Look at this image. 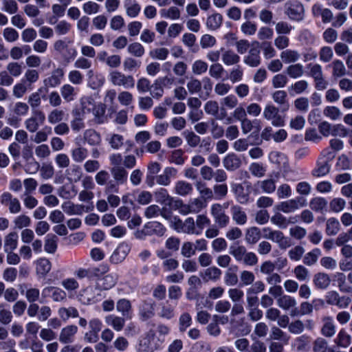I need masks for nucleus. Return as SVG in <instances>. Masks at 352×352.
Here are the masks:
<instances>
[{"label":"nucleus","instance_id":"nucleus-60","mask_svg":"<svg viewBox=\"0 0 352 352\" xmlns=\"http://www.w3.org/2000/svg\"><path fill=\"white\" fill-rule=\"evenodd\" d=\"M293 272L299 281H305L309 279V271L304 265H298L296 266Z\"/></svg>","mask_w":352,"mask_h":352},{"label":"nucleus","instance_id":"nucleus-37","mask_svg":"<svg viewBox=\"0 0 352 352\" xmlns=\"http://www.w3.org/2000/svg\"><path fill=\"white\" fill-rule=\"evenodd\" d=\"M272 98L275 103L280 106H283L285 110H287L289 107L287 101V94L284 90H277L272 94Z\"/></svg>","mask_w":352,"mask_h":352},{"label":"nucleus","instance_id":"nucleus-10","mask_svg":"<svg viewBox=\"0 0 352 352\" xmlns=\"http://www.w3.org/2000/svg\"><path fill=\"white\" fill-rule=\"evenodd\" d=\"M45 120L44 113L36 109L32 112V116L25 122V128L30 133L36 132L40 126L43 125Z\"/></svg>","mask_w":352,"mask_h":352},{"label":"nucleus","instance_id":"nucleus-31","mask_svg":"<svg viewBox=\"0 0 352 352\" xmlns=\"http://www.w3.org/2000/svg\"><path fill=\"white\" fill-rule=\"evenodd\" d=\"M313 282L316 288L325 289L329 286L331 279L327 274L318 272L314 276Z\"/></svg>","mask_w":352,"mask_h":352},{"label":"nucleus","instance_id":"nucleus-48","mask_svg":"<svg viewBox=\"0 0 352 352\" xmlns=\"http://www.w3.org/2000/svg\"><path fill=\"white\" fill-rule=\"evenodd\" d=\"M195 187L203 199H212L214 198V193L212 190L207 187L205 183L201 181L197 182L195 184Z\"/></svg>","mask_w":352,"mask_h":352},{"label":"nucleus","instance_id":"nucleus-11","mask_svg":"<svg viewBox=\"0 0 352 352\" xmlns=\"http://www.w3.org/2000/svg\"><path fill=\"white\" fill-rule=\"evenodd\" d=\"M211 214L219 228H225L228 225L230 218L226 214L221 204H214L211 206Z\"/></svg>","mask_w":352,"mask_h":352},{"label":"nucleus","instance_id":"nucleus-20","mask_svg":"<svg viewBox=\"0 0 352 352\" xmlns=\"http://www.w3.org/2000/svg\"><path fill=\"white\" fill-rule=\"evenodd\" d=\"M223 165L227 170L234 171L241 166V160L235 153H229L223 159Z\"/></svg>","mask_w":352,"mask_h":352},{"label":"nucleus","instance_id":"nucleus-50","mask_svg":"<svg viewBox=\"0 0 352 352\" xmlns=\"http://www.w3.org/2000/svg\"><path fill=\"white\" fill-rule=\"evenodd\" d=\"M334 341L338 346L346 348L351 344V337L346 332L345 330L341 329Z\"/></svg>","mask_w":352,"mask_h":352},{"label":"nucleus","instance_id":"nucleus-8","mask_svg":"<svg viewBox=\"0 0 352 352\" xmlns=\"http://www.w3.org/2000/svg\"><path fill=\"white\" fill-rule=\"evenodd\" d=\"M279 109L273 104H267L263 112V118L270 120L274 126H283L285 124L284 118L279 115Z\"/></svg>","mask_w":352,"mask_h":352},{"label":"nucleus","instance_id":"nucleus-51","mask_svg":"<svg viewBox=\"0 0 352 352\" xmlns=\"http://www.w3.org/2000/svg\"><path fill=\"white\" fill-rule=\"evenodd\" d=\"M51 268L52 263L48 259L42 258L37 261L36 268L37 274L45 276L51 270Z\"/></svg>","mask_w":352,"mask_h":352},{"label":"nucleus","instance_id":"nucleus-12","mask_svg":"<svg viewBox=\"0 0 352 352\" xmlns=\"http://www.w3.org/2000/svg\"><path fill=\"white\" fill-rule=\"evenodd\" d=\"M0 202L3 206H8L11 214H16L21 212V206L16 197H13L9 192H4L0 196Z\"/></svg>","mask_w":352,"mask_h":352},{"label":"nucleus","instance_id":"nucleus-43","mask_svg":"<svg viewBox=\"0 0 352 352\" xmlns=\"http://www.w3.org/2000/svg\"><path fill=\"white\" fill-rule=\"evenodd\" d=\"M286 74L291 78H299L304 74V67L300 63L289 65L286 69Z\"/></svg>","mask_w":352,"mask_h":352},{"label":"nucleus","instance_id":"nucleus-55","mask_svg":"<svg viewBox=\"0 0 352 352\" xmlns=\"http://www.w3.org/2000/svg\"><path fill=\"white\" fill-rule=\"evenodd\" d=\"M222 21V15L219 13H215L208 17L206 25L209 29L214 30L221 26Z\"/></svg>","mask_w":352,"mask_h":352},{"label":"nucleus","instance_id":"nucleus-56","mask_svg":"<svg viewBox=\"0 0 352 352\" xmlns=\"http://www.w3.org/2000/svg\"><path fill=\"white\" fill-rule=\"evenodd\" d=\"M182 135H184L188 145L192 148L197 146L201 142L200 137L193 131L186 130L183 132Z\"/></svg>","mask_w":352,"mask_h":352},{"label":"nucleus","instance_id":"nucleus-47","mask_svg":"<svg viewBox=\"0 0 352 352\" xmlns=\"http://www.w3.org/2000/svg\"><path fill=\"white\" fill-rule=\"evenodd\" d=\"M106 322L117 331H121L125 324L124 317H120L114 315H111L107 317Z\"/></svg>","mask_w":352,"mask_h":352},{"label":"nucleus","instance_id":"nucleus-45","mask_svg":"<svg viewBox=\"0 0 352 352\" xmlns=\"http://www.w3.org/2000/svg\"><path fill=\"white\" fill-rule=\"evenodd\" d=\"M330 66L332 67V75L336 78H340L346 74V69L340 60H334Z\"/></svg>","mask_w":352,"mask_h":352},{"label":"nucleus","instance_id":"nucleus-5","mask_svg":"<svg viewBox=\"0 0 352 352\" xmlns=\"http://www.w3.org/2000/svg\"><path fill=\"white\" fill-rule=\"evenodd\" d=\"M109 271V267L107 265H100L98 267L89 268H79L74 272V275L79 279L87 278L93 279L99 278L100 276L106 274Z\"/></svg>","mask_w":352,"mask_h":352},{"label":"nucleus","instance_id":"nucleus-15","mask_svg":"<svg viewBox=\"0 0 352 352\" xmlns=\"http://www.w3.org/2000/svg\"><path fill=\"white\" fill-rule=\"evenodd\" d=\"M64 74V70L62 68L58 67L54 69L50 76L43 80L45 87L47 88H55L60 85Z\"/></svg>","mask_w":352,"mask_h":352},{"label":"nucleus","instance_id":"nucleus-64","mask_svg":"<svg viewBox=\"0 0 352 352\" xmlns=\"http://www.w3.org/2000/svg\"><path fill=\"white\" fill-rule=\"evenodd\" d=\"M57 249V237L55 235L47 236L45 241L44 250L50 254H54Z\"/></svg>","mask_w":352,"mask_h":352},{"label":"nucleus","instance_id":"nucleus-40","mask_svg":"<svg viewBox=\"0 0 352 352\" xmlns=\"http://www.w3.org/2000/svg\"><path fill=\"white\" fill-rule=\"evenodd\" d=\"M60 91L63 98L67 102L73 101L77 94L76 89L69 84L63 85Z\"/></svg>","mask_w":352,"mask_h":352},{"label":"nucleus","instance_id":"nucleus-52","mask_svg":"<svg viewBox=\"0 0 352 352\" xmlns=\"http://www.w3.org/2000/svg\"><path fill=\"white\" fill-rule=\"evenodd\" d=\"M280 58L285 63H295L300 58V54L296 50H286L280 53Z\"/></svg>","mask_w":352,"mask_h":352},{"label":"nucleus","instance_id":"nucleus-25","mask_svg":"<svg viewBox=\"0 0 352 352\" xmlns=\"http://www.w3.org/2000/svg\"><path fill=\"white\" fill-rule=\"evenodd\" d=\"M52 295L54 301L60 302L66 299V293L60 288L54 287H46L42 291V295L44 297Z\"/></svg>","mask_w":352,"mask_h":352},{"label":"nucleus","instance_id":"nucleus-29","mask_svg":"<svg viewBox=\"0 0 352 352\" xmlns=\"http://www.w3.org/2000/svg\"><path fill=\"white\" fill-rule=\"evenodd\" d=\"M232 219L238 225H244L248 220V217L242 208L238 205H234L230 208Z\"/></svg>","mask_w":352,"mask_h":352},{"label":"nucleus","instance_id":"nucleus-17","mask_svg":"<svg viewBox=\"0 0 352 352\" xmlns=\"http://www.w3.org/2000/svg\"><path fill=\"white\" fill-rule=\"evenodd\" d=\"M331 157L328 159L320 158L316 163V167L311 171V175L315 177H320L327 175L331 168L329 164Z\"/></svg>","mask_w":352,"mask_h":352},{"label":"nucleus","instance_id":"nucleus-4","mask_svg":"<svg viewBox=\"0 0 352 352\" xmlns=\"http://www.w3.org/2000/svg\"><path fill=\"white\" fill-rule=\"evenodd\" d=\"M109 81L116 87H122L124 89H131L135 86V79L131 75H126L124 73L113 70L109 73Z\"/></svg>","mask_w":352,"mask_h":352},{"label":"nucleus","instance_id":"nucleus-18","mask_svg":"<svg viewBox=\"0 0 352 352\" xmlns=\"http://www.w3.org/2000/svg\"><path fill=\"white\" fill-rule=\"evenodd\" d=\"M73 120L71 121V127L74 132H78L85 127L84 122L85 112L78 109L72 110Z\"/></svg>","mask_w":352,"mask_h":352},{"label":"nucleus","instance_id":"nucleus-7","mask_svg":"<svg viewBox=\"0 0 352 352\" xmlns=\"http://www.w3.org/2000/svg\"><path fill=\"white\" fill-rule=\"evenodd\" d=\"M100 289L96 287L88 286L80 291L78 299L83 305L94 304L101 299V294L98 292Z\"/></svg>","mask_w":352,"mask_h":352},{"label":"nucleus","instance_id":"nucleus-35","mask_svg":"<svg viewBox=\"0 0 352 352\" xmlns=\"http://www.w3.org/2000/svg\"><path fill=\"white\" fill-rule=\"evenodd\" d=\"M117 311L126 318H131V303L125 298L120 299L116 304Z\"/></svg>","mask_w":352,"mask_h":352},{"label":"nucleus","instance_id":"nucleus-16","mask_svg":"<svg viewBox=\"0 0 352 352\" xmlns=\"http://www.w3.org/2000/svg\"><path fill=\"white\" fill-rule=\"evenodd\" d=\"M77 331V326L74 324L67 325L61 329L58 340L63 344L72 343Z\"/></svg>","mask_w":352,"mask_h":352},{"label":"nucleus","instance_id":"nucleus-24","mask_svg":"<svg viewBox=\"0 0 352 352\" xmlns=\"http://www.w3.org/2000/svg\"><path fill=\"white\" fill-rule=\"evenodd\" d=\"M144 230L148 236L157 235L162 236L166 232L165 227L157 221H151L144 225Z\"/></svg>","mask_w":352,"mask_h":352},{"label":"nucleus","instance_id":"nucleus-63","mask_svg":"<svg viewBox=\"0 0 352 352\" xmlns=\"http://www.w3.org/2000/svg\"><path fill=\"white\" fill-rule=\"evenodd\" d=\"M160 14L162 17L173 20L178 19L180 17V11L175 6H172L168 9H162L160 11Z\"/></svg>","mask_w":352,"mask_h":352},{"label":"nucleus","instance_id":"nucleus-9","mask_svg":"<svg viewBox=\"0 0 352 352\" xmlns=\"http://www.w3.org/2000/svg\"><path fill=\"white\" fill-rule=\"evenodd\" d=\"M306 206L305 200L300 197L282 201L276 206V208L284 213H291Z\"/></svg>","mask_w":352,"mask_h":352},{"label":"nucleus","instance_id":"nucleus-57","mask_svg":"<svg viewBox=\"0 0 352 352\" xmlns=\"http://www.w3.org/2000/svg\"><path fill=\"white\" fill-rule=\"evenodd\" d=\"M271 222L279 228L285 229L290 223V221L284 217L281 213H275L270 219Z\"/></svg>","mask_w":352,"mask_h":352},{"label":"nucleus","instance_id":"nucleus-58","mask_svg":"<svg viewBox=\"0 0 352 352\" xmlns=\"http://www.w3.org/2000/svg\"><path fill=\"white\" fill-rule=\"evenodd\" d=\"M338 287L342 292L349 293L352 292V287L349 286L346 281V276L342 272H338L335 275Z\"/></svg>","mask_w":352,"mask_h":352},{"label":"nucleus","instance_id":"nucleus-34","mask_svg":"<svg viewBox=\"0 0 352 352\" xmlns=\"http://www.w3.org/2000/svg\"><path fill=\"white\" fill-rule=\"evenodd\" d=\"M174 190L176 194L184 197L192 193L193 187L191 184L184 180H179L175 183Z\"/></svg>","mask_w":352,"mask_h":352},{"label":"nucleus","instance_id":"nucleus-6","mask_svg":"<svg viewBox=\"0 0 352 352\" xmlns=\"http://www.w3.org/2000/svg\"><path fill=\"white\" fill-rule=\"evenodd\" d=\"M285 14L288 17L296 21H300L305 16L303 5L298 1H289L285 3Z\"/></svg>","mask_w":352,"mask_h":352},{"label":"nucleus","instance_id":"nucleus-28","mask_svg":"<svg viewBox=\"0 0 352 352\" xmlns=\"http://www.w3.org/2000/svg\"><path fill=\"white\" fill-rule=\"evenodd\" d=\"M118 280V276L116 274H109L100 279V283L96 284L100 290H108L112 288Z\"/></svg>","mask_w":352,"mask_h":352},{"label":"nucleus","instance_id":"nucleus-19","mask_svg":"<svg viewBox=\"0 0 352 352\" xmlns=\"http://www.w3.org/2000/svg\"><path fill=\"white\" fill-rule=\"evenodd\" d=\"M243 62L251 67L259 66L261 63L260 50L257 47L251 48L248 55L244 57Z\"/></svg>","mask_w":352,"mask_h":352},{"label":"nucleus","instance_id":"nucleus-30","mask_svg":"<svg viewBox=\"0 0 352 352\" xmlns=\"http://www.w3.org/2000/svg\"><path fill=\"white\" fill-rule=\"evenodd\" d=\"M322 322L321 333L327 338L333 337L336 333V327L333 318L330 316H326L322 318Z\"/></svg>","mask_w":352,"mask_h":352},{"label":"nucleus","instance_id":"nucleus-1","mask_svg":"<svg viewBox=\"0 0 352 352\" xmlns=\"http://www.w3.org/2000/svg\"><path fill=\"white\" fill-rule=\"evenodd\" d=\"M229 253L235 261L243 263L245 265L254 266L258 263V257L255 253L248 252L245 246L234 243L230 246Z\"/></svg>","mask_w":352,"mask_h":352},{"label":"nucleus","instance_id":"nucleus-32","mask_svg":"<svg viewBox=\"0 0 352 352\" xmlns=\"http://www.w3.org/2000/svg\"><path fill=\"white\" fill-rule=\"evenodd\" d=\"M110 172L113 176V180L120 184H125L127 181L128 172L123 166L111 167Z\"/></svg>","mask_w":352,"mask_h":352},{"label":"nucleus","instance_id":"nucleus-23","mask_svg":"<svg viewBox=\"0 0 352 352\" xmlns=\"http://www.w3.org/2000/svg\"><path fill=\"white\" fill-rule=\"evenodd\" d=\"M129 252V248L126 244H120L112 254L110 261L112 263L118 264L122 262Z\"/></svg>","mask_w":352,"mask_h":352},{"label":"nucleus","instance_id":"nucleus-44","mask_svg":"<svg viewBox=\"0 0 352 352\" xmlns=\"http://www.w3.org/2000/svg\"><path fill=\"white\" fill-rule=\"evenodd\" d=\"M340 222L337 219L331 217L327 219L326 223L325 232L328 236L336 235L340 231Z\"/></svg>","mask_w":352,"mask_h":352},{"label":"nucleus","instance_id":"nucleus-49","mask_svg":"<svg viewBox=\"0 0 352 352\" xmlns=\"http://www.w3.org/2000/svg\"><path fill=\"white\" fill-rule=\"evenodd\" d=\"M313 305L309 302H302L300 305V310L296 307L290 311L291 316H304L311 314L313 311Z\"/></svg>","mask_w":352,"mask_h":352},{"label":"nucleus","instance_id":"nucleus-46","mask_svg":"<svg viewBox=\"0 0 352 352\" xmlns=\"http://www.w3.org/2000/svg\"><path fill=\"white\" fill-rule=\"evenodd\" d=\"M222 61L226 65H236L239 63L240 56L232 50H226L222 54Z\"/></svg>","mask_w":352,"mask_h":352},{"label":"nucleus","instance_id":"nucleus-13","mask_svg":"<svg viewBox=\"0 0 352 352\" xmlns=\"http://www.w3.org/2000/svg\"><path fill=\"white\" fill-rule=\"evenodd\" d=\"M61 208L63 210L69 215H81L84 212L92 211L94 205L84 206L80 204H74L71 201L63 203Z\"/></svg>","mask_w":352,"mask_h":352},{"label":"nucleus","instance_id":"nucleus-36","mask_svg":"<svg viewBox=\"0 0 352 352\" xmlns=\"http://www.w3.org/2000/svg\"><path fill=\"white\" fill-rule=\"evenodd\" d=\"M261 239V230L258 228L253 226L246 230L245 240L248 244L254 245Z\"/></svg>","mask_w":352,"mask_h":352},{"label":"nucleus","instance_id":"nucleus-2","mask_svg":"<svg viewBox=\"0 0 352 352\" xmlns=\"http://www.w3.org/2000/svg\"><path fill=\"white\" fill-rule=\"evenodd\" d=\"M171 227L177 232L188 234H199L201 232L197 231L195 223L192 217H188L182 221L177 217H174L170 221Z\"/></svg>","mask_w":352,"mask_h":352},{"label":"nucleus","instance_id":"nucleus-54","mask_svg":"<svg viewBox=\"0 0 352 352\" xmlns=\"http://www.w3.org/2000/svg\"><path fill=\"white\" fill-rule=\"evenodd\" d=\"M327 206V201L323 197H314L309 202V207L316 212H322Z\"/></svg>","mask_w":352,"mask_h":352},{"label":"nucleus","instance_id":"nucleus-14","mask_svg":"<svg viewBox=\"0 0 352 352\" xmlns=\"http://www.w3.org/2000/svg\"><path fill=\"white\" fill-rule=\"evenodd\" d=\"M138 315L142 321H146L155 315V303L151 300H142L138 306Z\"/></svg>","mask_w":352,"mask_h":352},{"label":"nucleus","instance_id":"nucleus-59","mask_svg":"<svg viewBox=\"0 0 352 352\" xmlns=\"http://www.w3.org/2000/svg\"><path fill=\"white\" fill-rule=\"evenodd\" d=\"M263 192L271 194L276 190L275 181L273 179H267L263 181H258L256 183Z\"/></svg>","mask_w":352,"mask_h":352},{"label":"nucleus","instance_id":"nucleus-53","mask_svg":"<svg viewBox=\"0 0 352 352\" xmlns=\"http://www.w3.org/2000/svg\"><path fill=\"white\" fill-rule=\"evenodd\" d=\"M65 113L60 109H54L47 116L48 122L54 124L61 122L65 118Z\"/></svg>","mask_w":352,"mask_h":352},{"label":"nucleus","instance_id":"nucleus-22","mask_svg":"<svg viewBox=\"0 0 352 352\" xmlns=\"http://www.w3.org/2000/svg\"><path fill=\"white\" fill-rule=\"evenodd\" d=\"M231 190L234 194L236 201L241 204H246L249 202L250 195L245 192L244 188L241 184H232Z\"/></svg>","mask_w":352,"mask_h":352},{"label":"nucleus","instance_id":"nucleus-3","mask_svg":"<svg viewBox=\"0 0 352 352\" xmlns=\"http://www.w3.org/2000/svg\"><path fill=\"white\" fill-rule=\"evenodd\" d=\"M263 238L269 239L278 244L281 250H286L292 245L291 239L285 236L280 230H273L270 228H263Z\"/></svg>","mask_w":352,"mask_h":352},{"label":"nucleus","instance_id":"nucleus-27","mask_svg":"<svg viewBox=\"0 0 352 352\" xmlns=\"http://www.w3.org/2000/svg\"><path fill=\"white\" fill-rule=\"evenodd\" d=\"M155 336V333L150 331L146 336L140 340L138 350L139 352H153L157 346L151 342V338Z\"/></svg>","mask_w":352,"mask_h":352},{"label":"nucleus","instance_id":"nucleus-39","mask_svg":"<svg viewBox=\"0 0 352 352\" xmlns=\"http://www.w3.org/2000/svg\"><path fill=\"white\" fill-rule=\"evenodd\" d=\"M320 256V250L319 248H314L304 255L302 262L305 265L312 266L317 263Z\"/></svg>","mask_w":352,"mask_h":352},{"label":"nucleus","instance_id":"nucleus-33","mask_svg":"<svg viewBox=\"0 0 352 352\" xmlns=\"http://www.w3.org/2000/svg\"><path fill=\"white\" fill-rule=\"evenodd\" d=\"M83 140L90 146H98L101 143L100 135L94 129H87L83 133Z\"/></svg>","mask_w":352,"mask_h":352},{"label":"nucleus","instance_id":"nucleus-41","mask_svg":"<svg viewBox=\"0 0 352 352\" xmlns=\"http://www.w3.org/2000/svg\"><path fill=\"white\" fill-rule=\"evenodd\" d=\"M71 156L74 162L81 163L88 156V150L81 146L74 148L71 151Z\"/></svg>","mask_w":352,"mask_h":352},{"label":"nucleus","instance_id":"nucleus-62","mask_svg":"<svg viewBox=\"0 0 352 352\" xmlns=\"http://www.w3.org/2000/svg\"><path fill=\"white\" fill-rule=\"evenodd\" d=\"M288 82L287 76L283 74H278L272 77V85L274 89H280L286 86Z\"/></svg>","mask_w":352,"mask_h":352},{"label":"nucleus","instance_id":"nucleus-26","mask_svg":"<svg viewBox=\"0 0 352 352\" xmlns=\"http://www.w3.org/2000/svg\"><path fill=\"white\" fill-rule=\"evenodd\" d=\"M277 305L283 310H294L296 307L297 302L296 299L289 295L283 294L276 300Z\"/></svg>","mask_w":352,"mask_h":352},{"label":"nucleus","instance_id":"nucleus-21","mask_svg":"<svg viewBox=\"0 0 352 352\" xmlns=\"http://www.w3.org/2000/svg\"><path fill=\"white\" fill-rule=\"evenodd\" d=\"M177 170L173 167H166L163 173L156 177V182L162 186H168L170 184L171 178L176 177Z\"/></svg>","mask_w":352,"mask_h":352},{"label":"nucleus","instance_id":"nucleus-61","mask_svg":"<svg viewBox=\"0 0 352 352\" xmlns=\"http://www.w3.org/2000/svg\"><path fill=\"white\" fill-rule=\"evenodd\" d=\"M251 174L256 177H263L265 175L266 168L261 163L253 162L249 166Z\"/></svg>","mask_w":352,"mask_h":352},{"label":"nucleus","instance_id":"nucleus-38","mask_svg":"<svg viewBox=\"0 0 352 352\" xmlns=\"http://www.w3.org/2000/svg\"><path fill=\"white\" fill-rule=\"evenodd\" d=\"M18 234L15 232H10L7 234L4 239V250L5 252L13 251L17 247Z\"/></svg>","mask_w":352,"mask_h":352},{"label":"nucleus","instance_id":"nucleus-42","mask_svg":"<svg viewBox=\"0 0 352 352\" xmlns=\"http://www.w3.org/2000/svg\"><path fill=\"white\" fill-rule=\"evenodd\" d=\"M124 7L126 14L130 17H135L140 12L141 7L135 0H125Z\"/></svg>","mask_w":352,"mask_h":352}]
</instances>
